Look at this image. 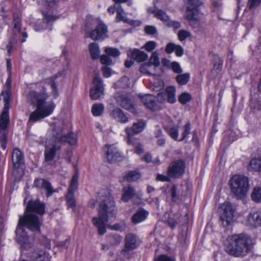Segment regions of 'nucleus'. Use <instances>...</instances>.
Wrapping results in <instances>:
<instances>
[{
  "label": "nucleus",
  "instance_id": "nucleus-63",
  "mask_svg": "<svg viewBox=\"0 0 261 261\" xmlns=\"http://www.w3.org/2000/svg\"><path fill=\"white\" fill-rule=\"evenodd\" d=\"M155 261H175L174 259L165 255H162L158 257Z\"/></svg>",
  "mask_w": 261,
  "mask_h": 261
},
{
  "label": "nucleus",
  "instance_id": "nucleus-62",
  "mask_svg": "<svg viewBox=\"0 0 261 261\" xmlns=\"http://www.w3.org/2000/svg\"><path fill=\"white\" fill-rule=\"evenodd\" d=\"M170 177L168 175L166 176L163 174H158L156 177V179L158 180L162 181H169L170 180Z\"/></svg>",
  "mask_w": 261,
  "mask_h": 261
},
{
  "label": "nucleus",
  "instance_id": "nucleus-52",
  "mask_svg": "<svg viewBox=\"0 0 261 261\" xmlns=\"http://www.w3.org/2000/svg\"><path fill=\"white\" fill-rule=\"evenodd\" d=\"M156 46V43L155 42L153 41H149L146 43L144 45V48L147 51L150 52L155 49Z\"/></svg>",
  "mask_w": 261,
  "mask_h": 261
},
{
  "label": "nucleus",
  "instance_id": "nucleus-42",
  "mask_svg": "<svg viewBox=\"0 0 261 261\" xmlns=\"http://www.w3.org/2000/svg\"><path fill=\"white\" fill-rule=\"evenodd\" d=\"M42 14L43 16L42 24L45 23L46 25L47 24L51 23L57 19V17L49 14L48 13L43 12Z\"/></svg>",
  "mask_w": 261,
  "mask_h": 261
},
{
  "label": "nucleus",
  "instance_id": "nucleus-60",
  "mask_svg": "<svg viewBox=\"0 0 261 261\" xmlns=\"http://www.w3.org/2000/svg\"><path fill=\"white\" fill-rule=\"evenodd\" d=\"M260 2L261 0H250L249 5V9H252L257 7Z\"/></svg>",
  "mask_w": 261,
  "mask_h": 261
},
{
  "label": "nucleus",
  "instance_id": "nucleus-55",
  "mask_svg": "<svg viewBox=\"0 0 261 261\" xmlns=\"http://www.w3.org/2000/svg\"><path fill=\"white\" fill-rule=\"evenodd\" d=\"M100 62L101 64L106 65H110L112 64V60L108 55H102L100 57Z\"/></svg>",
  "mask_w": 261,
  "mask_h": 261
},
{
  "label": "nucleus",
  "instance_id": "nucleus-31",
  "mask_svg": "<svg viewBox=\"0 0 261 261\" xmlns=\"http://www.w3.org/2000/svg\"><path fill=\"white\" fill-rule=\"evenodd\" d=\"M175 92V88L173 86H169L166 88L165 94L168 102L174 103L176 101Z\"/></svg>",
  "mask_w": 261,
  "mask_h": 261
},
{
  "label": "nucleus",
  "instance_id": "nucleus-12",
  "mask_svg": "<svg viewBox=\"0 0 261 261\" xmlns=\"http://www.w3.org/2000/svg\"><path fill=\"white\" fill-rule=\"evenodd\" d=\"M185 163L182 160L172 162L168 169V175L170 177H179L185 171Z\"/></svg>",
  "mask_w": 261,
  "mask_h": 261
},
{
  "label": "nucleus",
  "instance_id": "nucleus-27",
  "mask_svg": "<svg viewBox=\"0 0 261 261\" xmlns=\"http://www.w3.org/2000/svg\"><path fill=\"white\" fill-rule=\"evenodd\" d=\"M164 128L173 139L177 140L178 135V129L175 127L171 126L170 119L167 120V123L164 125Z\"/></svg>",
  "mask_w": 261,
  "mask_h": 261
},
{
  "label": "nucleus",
  "instance_id": "nucleus-36",
  "mask_svg": "<svg viewBox=\"0 0 261 261\" xmlns=\"http://www.w3.org/2000/svg\"><path fill=\"white\" fill-rule=\"evenodd\" d=\"M104 106L102 103H96L93 105L91 112L94 116H100L103 112Z\"/></svg>",
  "mask_w": 261,
  "mask_h": 261
},
{
  "label": "nucleus",
  "instance_id": "nucleus-39",
  "mask_svg": "<svg viewBox=\"0 0 261 261\" xmlns=\"http://www.w3.org/2000/svg\"><path fill=\"white\" fill-rule=\"evenodd\" d=\"M78 178L79 175L77 174H75L72 177L70 186L68 189V191L74 192L78 187Z\"/></svg>",
  "mask_w": 261,
  "mask_h": 261
},
{
  "label": "nucleus",
  "instance_id": "nucleus-22",
  "mask_svg": "<svg viewBox=\"0 0 261 261\" xmlns=\"http://www.w3.org/2000/svg\"><path fill=\"white\" fill-rule=\"evenodd\" d=\"M12 161L13 167L15 169L20 167V165L24 163L23 156L21 151L18 148L13 149L12 153Z\"/></svg>",
  "mask_w": 261,
  "mask_h": 261
},
{
  "label": "nucleus",
  "instance_id": "nucleus-34",
  "mask_svg": "<svg viewBox=\"0 0 261 261\" xmlns=\"http://www.w3.org/2000/svg\"><path fill=\"white\" fill-rule=\"evenodd\" d=\"M13 23H14V29L13 33L15 36H17V34L19 33L21 30V23L20 20L19 18L18 14L14 13L13 14Z\"/></svg>",
  "mask_w": 261,
  "mask_h": 261
},
{
  "label": "nucleus",
  "instance_id": "nucleus-30",
  "mask_svg": "<svg viewBox=\"0 0 261 261\" xmlns=\"http://www.w3.org/2000/svg\"><path fill=\"white\" fill-rule=\"evenodd\" d=\"M148 213L144 210H139L132 217V221L134 224L140 223L145 220Z\"/></svg>",
  "mask_w": 261,
  "mask_h": 261
},
{
  "label": "nucleus",
  "instance_id": "nucleus-47",
  "mask_svg": "<svg viewBox=\"0 0 261 261\" xmlns=\"http://www.w3.org/2000/svg\"><path fill=\"white\" fill-rule=\"evenodd\" d=\"M56 79V76L50 79L48 81V84L50 86L52 89L53 94L55 98H57L58 96V89L55 82Z\"/></svg>",
  "mask_w": 261,
  "mask_h": 261
},
{
  "label": "nucleus",
  "instance_id": "nucleus-50",
  "mask_svg": "<svg viewBox=\"0 0 261 261\" xmlns=\"http://www.w3.org/2000/svg\"><path fill=\"white\" fill-rule=\"evenodd\" d=\"M184 130L183 132L182 133V138L179 140V141H182L184 140L187 136L190 134V129H191V124L190 122H187L185 126H184Z\"/></svg>",
  "mask_w": 261,
  "mask_h": 261
},
{
  "label": "nucleus",
  "instance_id": "nucleus-6",
  "mask_svg": "<svg viewBox=\"0 0 261 261\" xmlns=\"http://www.w3.org/2000/svg\"><path fill=\"white\" fill-rule=\"evenodd\" d=\"M231 191L238 198H243L249 189V179L245 176L235 175L229 180Z\"/></svg>",
  "mask_w": 261,
  "mask_h": 261
},
{
  "label": "nucleus",
  "instance_id": "nucleus-64",
  "mask_svg": "<svg viewBox=\"0 0 261 261\" xmlns=\"http://www.w3.org/2000/svg\"><path fill=\"white\" fill-rule=\"evenodd\" d=\"M41 23H37L36 24H35L34 28V30L37 31V32H39V31H41L43 30H45V29H46V27H43L42 24H41Z\"/></svg>",
  "mask_w": 261,
  "mask_h": 261
},
{
  "label": "nucleus",
  "instance_id": "nucleus-1",
  "mask_svg": "<svg viewBox=\"0 0 261 261\" xmlns=\"http://www.w3.org/2000/svg\"><path fill=\"white\" fill-rule=\"evenodd\" d=\"M45 212V205L39 200L29 201L23 216H19L15 230L16 240L21 247L26 250L33 245L30 238L25 231V228L32 231H40L42 224L41 217L36 214L43 215Z\"/></svg>",
  "mask_w": 261,
  "mask_h": 261
},
{
  "label": "nucleus",
  "instance_id": "nucleus-24",
  "mask_svg": "<svg viewBox=\"0 0 261 261\" xmlns=\"http://www.w3.org/2000/svg\"><path fill=\"white\" fill-rule=\"evenodd\" d=\"M248 221L252 226H261V212H251L248 217Z\"/></svg>",
  "mask_w": 261,
  "mask_h": 261
},
{
  "label": "nucleus",
  "instance_id": "nucleus-19",
  "mask_svg": "<svg viewBox=\"0 0 261 261\" xmlns=\"http://www.w3.org/2000/svg\"><path fill=\"white\" fill-rule=\"evenodd\" d=\"M120 21H123V22L128 23L132 25H139L140 24V21L130 20L127 18L125 16V14L123 10L119 5L116 10V21L119 22Z\"/></svg>",
  "mask_w": 261,
  "mask_h": 261
},
{
  "label": "nucleus",
  "instance_id": "nucleus-32",
  "mask_svg": "<svg viewBox=\"0 0 261 261\" xmlns=\"http://www.w3.org/2000/svg\"><path fill=\"white\" fill-rule=\"evenodd\" d=\"M89 49L92 59L96 60L100 57V49L97 43L93 42L89 45Z\"/></svg>",
  "mask_w": 261,
  "mask_h": 261
},
{
  "label": "nucleus",
  "instance_id": "nucleus-38",
  "mask_svg": "<svg viewBox=\"0 0 261 261\" xmlns=\"http://www.w3.org/2000/svg\"><path fill=\"white\" fill-rule=\"evenodd\" d=\"M129 145H132L135 149V152L137 154H140L143 152V146L139 143L138 140L133 138L132 139V143H127Z\"/></svg>",
  "mask_w": 261,
  "mask_h": 261
},
{
  "label": "nucleus",
  "instance_id": "nucleus-58",
  "mask_svg": "<svg viewBox=\"0 0 261 261\" xmlns=\"http://www.w3.org/2000/svg\"><path fill=\"white\" fill-rule=\"evenodd\" d=\"M101 70L103 73V76L105 77H109L111 75V69L110 68L107 67V66H103L101 68Z\"/></svg>",
  "mask_w": 261,
  "mask_h": 261
},
{
  "label": "nucleus",
  "instance_id": "nucleus-15",
  "mask_svg": "<svg viewBox=\"0 0 261 261\" xmlns=\"http://www.w3.org/2000/svg\"><path fill=\"white\" fill-rule=\"evenodd\" d=\"M146 125L145 122L143 120H139L137 122H134L132 127H127L125 128V132L127 134V143H132L133 137V134H138L144 129Z\"/></svg>",
  "mask_w": 261,
  "mask_h": 261
},
{
  "label": "nucleus",
  "instance_id": "nucleus-17",
  "mask_svg": "<svg viewBox=\"0 0 261 261\" xmlns=\"http://www.w3.org/2000/svg\"><path fill=\"white\" fill-rule=\"evenodd\" d=\"M106 147L107 148L106 155L109 163L119 161L121 159L122 156L120 152L113 145H107Z\"/></svg>",
  "mask_w": 261,
  "mask_h": 261
},
{
  "label": "nucleus",
  "instance_id": "nucleus-46",
  "mask_svg": "<svg viewBox=\"0 0 261 261\" xmlns=\"http://www.w3.org/2000/svg\"><path fill=\"white\" fill-rule=\"evenodd\" d=\"M191 36V34L190 32L184 30L179 31L177 34L178 38L180 41L185 40Z\"/></svg>",
  "mask_w": 261,
  "mask_h": 261
},
{
  "label": "nucleus",
  "instance_id": "nucleus-25",
  "mask_svg": "<svg viewBox=\"0 0 261 261\" xmlns=\"http://www.w3.org/2000/svg\"><path fill=\"white\" fill-rule=\"evenodd\" d=\"M186 17L188 20L190 24L194 28H198L200 26V18L198 13H186Z\"/></svg>",
  "mask_w": 261,
  "mask_h": 261
},
{
  "label": "nucleus",
  "instance_id": "nucleus-16",
  "mask_svg": "<svg viewBox=\"0 0 261 261\" xmlns=\"http://www.w3.org/2000/svg\"><path fill=\"white\" fill-rule=\"evenodd\" d=\"M108 28L103 22L99 24L89 33V37L93 40H103L108 36Z\"/></svg>",
  "mask_w": 261,
  "mask_h": 261
},
{
  "label": "nucleus",
  "instance_id": "nucleus-53",
  "mask_svg": "<svg viewBox=\"0 0 261 261\" xmlns=\"http://www.w3.org/2000/svg\"><path fill=\"white\" fill-rule=\"evenodd\" d=\"M145 33L149 35H153L157 33L156 28L152 25H147L144 28Z\"/></svg>",
  "mask_w": 261,
  "mask_h": 261
},
{
  "label": "nucleus",
  "instance_id": "nucleus-61",
  "mask_svg": "<svg viewBox=\"0 0 261 261\" xmlns=\"http://www.w3.org/2000/svg\"><path fill=\"white\" fill-rule=\"evenodd\" d=\"M156 99L160 103H163L166 100H167L165 93H159L157 94Z\"/></svg>",
  "mask_w": 261,
  "mask_h": 261
},
{
  "label": "nucleus",
  "instance_id": "nucleus-5",
  "mask_svg": "<svg viewBox=\"0 0 261 261\" xmlns=\"http://www.w3.org/2000/svg\"><path fill=\"white\" fill-rule=\"evenodd\" d=\"M252 241L251 238L245 234L233 235L226 246V251L235 257H244L251 249Z\"/></svg>",
  "mask_w": 261,
  "mask_h": 261
},
{
  "label": "nucleus",
  "instance_id": "nucleus-4",
  "mask_svg": "<svg viewBox=\"0 0 261 261\" xmlns=\"http://www.w3.org/2000/svg\"><path fill=\"white\" fill-rule=\"evenodd\" d=\"M48 97V95L45 91L40 93L31 91L28 93V100L36 106V110L30 115L29 124L34 123L52 114L55 106L53 102H46Z\"/></svg>",
  "mask_w": 261,
  "mask_h": 261
},
{
  "label": "nucleus",
  "instance_id": "nucleus-3",
  "mask_svg": "<svg viewBox=\"0 0 261 261\" xmlns=\"http://www.w3.org/2000/svg\"><path fill=\"white\" fill-rule=\"evenodd\" d=\"M76 142L77 137L75 134L73 133L66 134L62 126H55L54 127L52 138L45 148V161L48 164H53L54 159L62 145L68 143L73 145Z\"/></svg>",
  "mask_w": 261,
  "mask_h": 261
},
{
  "label": "nucleus",
  "instance_id": "nucleus-7",
  "mask_svg": "<svg viewBox=\"0 0 261 261\" xmlns=\"http://www.w3.org/2000/svg\"><path fill=\"white\" fill-rule=\"evenodd\" d=\"M4 107L0 116V142L1 147L6 149L7 142V127L9 123V109L10 107V96L7 94L4 97Z\"/></svg>",
  "mask_w": 261,
  "mask_h": 261
},
{
  "label": "nucleus",
  "instance_id": "nucleus-37",
  "mask_svg": "<svg viewBox=\"0 0 261 261\" xmlns=\"http://www.w3.org/2000/svg\"><path fill=\"white\" fill-rule=\"evenodd\" d=\"M251 197L252 200L256 203L261 202V188L255 187L251 193Z\"/></svg>",
  "mask_w": 261,
  "mask_h": 261
},
{
  "label": "nucleus",
  "instance_id": "nucleus-49",
  "mask_svg": "<svg viewBox=\"0 0 261 261\" xmlns=\"http://www.w3.org/2000/svg\"><path fill=\"white\" fill-rule=\"evenodd\" d=\"M170 194L172 198V200L174 202H178L179 201V197L176 192V187L175 186H173L170 189Z\"/></svg>",
  "mask_w": 261,
  "mask_h": 261
},
{
  "label": "nucleus",
  "instance_id": "nucleus-8",
  "mask_svg": "<svg viewBox=\"0 0 261 261\" xmlns=\"http://www.w3.org/2000/svg\"><path fill=\"white\" fill-rule=\"evenodd\" d=\"M220 208L222 211L220 216L222 224L224 227L230 225L233 222L234 213L232 204L229 202H225L221 205Z\"/></svg>",
  "mask_w": 261,
  "mask_h": 261
},
{
  "label": "nucleus",
  "instance_id": "nucleus-29",
  "mask_svg": "<svg viewBox=\"0 0 261 261\" xmlns=\"http://www.w3.org/2000/svg\"><path fill=\"white\" fill-rule=\"evenodd\" d=\"M248 169L250 171L261 172V154L250 161Z\"/></svg>",
  "mask_w": 261,
  "mask_h": 261
},
{
  "label": "nucleus",
  "instance_id": "nucleus-35",
  "mask_svg": "<svg viewBox=\"0 0 261 261\" xmlns=\"http://www.w3.org/2000/svg\"><path fill=\"white\" fill-rule=\"evenodd\" d=\"M74 192H68L66 199L68 207L74 208L76 205V200L74 198Z\"/></svg>",
  "mask_w": 261,
  "mask_h": 261
},
{
  "label": "nucleus",
  "instance_id": "nucleus-57",
  "mask_svg": "<svg viewBox=\"0 0 261 261\" xmlns=\"http://www.w3.org/2000/svg\"><path fill=\"white\" fill-rule=\"evenodd\" d=\"M171 66L173 71L175 73H180L182 71L181 68L180 67L179 64L177 62H172L171 64Z\"/></svg>",
  "mask_w": 261,
  "mask_h": 261
},
{
  "label": "nucleus",
  "instance_id": "nucleus-51",
  "mask_svg": "<svg viewBox=\"0 0 261 261\" xmlns=\"http://www.w3.org/2000/svg\"><path fill=\"white\" fill-rule=\"evenodd\" d=\"M10 61L7 60V68L9 70V75L7 79L5 85L7 89H11V67L9 66Z\"/></svg>",
  "mask_w": 261,
  "mask_h": 261
},
{
  "label": "nucleus",
  "instance_id": "nucleus-26",
  "mask_svg": "<svg viewBox=\"0 0 261 261\" xmlns=\"http://www.w3.org/2000/svg\"><path fill=\"white\" fill-rule=\"evenodd\" d=\"M122 191L123 195L121 197V200L125 202H128L136 194L135 190L131 185L124 187L122 189Z\"/></svg>",
  "mask_w": 261,
  "mask_h": 261
},
{
  "label": "nucleus",
  "instance_id": "nucleus-20",
  "mask_svg": "<svg viewBox=\"0 0 261 261\" xmlns=\"http://www.w3.org/2000/svg\"><path fill=\"white\" fill-rule=\"evenodd\" d=\"M110 116L117 121L122 123H126L129 120V117L118 108L113 109L110 113Z\"/></svg>",
  "mask_w": 261,
  "mask_h": 261
},
{
  "label": "nucleus",
  "instance_id": "nucleus-9",
  "mask_svg": "<svg viewBox=\"0 0 261 261\" xmlns=\"http://www.w3.org/2000/svg\"><path fill=\"white\" fill-rule=\"evenodd\" d=\"M114 98L117 102L123 109L128 111L132 113H137L132 100V97L126 94L117 92L115 94Z\"/></svg>",
  "mask_w": 261,
  "mask_h": 261
},
{
  "label": "nucleus",
  "instance_id": "nucleus-45",
  "mask_svg": "<svg viewBox=\"0 0 261 261\" xmlns=\"http://www.w3.org/2000/svg\"><path fill=\"white\" fill-rule=\"evenodd\" d=\"M192 99L191 95L187 92L183 93L179 96L178 100L180 103L185 105Z\"/></svg>",
  "mask_w": 261,
  "mask_h": 261
},
{
  "label": "nucleus",
  "instance_id": "nucleus-48",
  "mask_svg": "<svg viewBox=\"0 0 261 261\" xmlns=\"http://www.w3.org/2000/svg\"><path fill=\"white\" fill-rule=\"evenodd\" d=\"M151 65L149 63H145L143 64L140 68V70L142 73L147 74L149 75H153V74L151 72L150 69Z\"/></svg>",
  "mask_w": 261,
  "mask_h": 261
},
{
  "label": "nucleus",
  "instance_id": "nucleus-59",
  "mask_svg": "<svg viewBox=\"0 0 261 261\" xmlns=\"http://www.w3.org/2000/svg\"><path fill=\"white\" fill-rule=\"evenodd\" d=\"M16 41V39L15 38L13 37L11 38L8 44V45L6 46V48L7 50L8 54L10 55L11 52V49L12 48V45L13 44H14Z\"/></svg>",
  "mask_w": 261,
  "mask_h": 261
},
{
  "label": "nucleus",
  "instance_id": "nucleus-54",
  "mask_svg": "<svg viewBox=\"0 0 261 261\" xmlns=\"http://www.w3.org/2000/svg\"><path fill=\"white\" fill-rule=\"evenodd\" d=\"M122 240V238L120 235H113L111 237V244L113 245H118Z\"/></svg>",
  "mask_w": 261,
  "mask_h": 261
},
{
  "label": "nucleus",
  "instance_id": "nucleus-21",
  "mask_svg": "<svg viewBox=\"0 0 261 261\" xmlns=\"http://www.w3.org/2000/svg\"><path fill=\"white\" fill-rule=\"evenodd\" d=\"M127 56L137 62H143L148 58V55L146 53L138 49L128 51Z\"/></svg>",
  "mask_w": 261,
  "mask_h": 261
},
{
  "label": "nucleus",
  "instance_id": "nucleus-40",
  "mask_svg": "<svg viewBox=\"0 0 261 261\" xmlns=\"http://www.w3.org/2000/svg\"><path fill=\"white\" fill-rule=\"evenodd\" d=\"M190 76L188 73L180 74L176 76V81L179 85H185L188 82Z\"/></svg>",
  "mask_w": 261,
  "mask_h": 261
},
{
  "label": "nucleus",
  "instance_id": "nucleus-23",
  "mask_svg": "<svg viewBox=\"0 0 261 261\" xmlns=\"http://www.w3.org/2000/svg\"><path fill=\"white\" fill-rule=\"evenodd\" d=\"M165 51L168 54L174 51L177 57L182 56L184 53V48L181 46L173 43H168L166 46Z\"/></svg>",
  "mask_w": 261,
  "mask_h": 261
},
{
  "label": "nucleus",
  "instance_id": "nucleus-28",
  "mask_svg": "<svg viewBox=\"0 0 261 261\" xmlns=\"http://www.w3.org/2000/svg\"><path fill=\"white\" fill-rule=\"evenodd\" d=\"M187 6V10L186 13H198L199 8L202 4V2L199 0H185Z\"/></svg>",
  "mask_w": 261,
  "mask_h": 261
},
{
  "label": "nucleus",
  "instance_id": "nucleus-11",
  "mask_svg": "<svg viewBox=\"0 0 261 261\" xmlns=\"http://www.w3.org/2000/svg\"><path fill=\"white\" fill-rule=\"evenodd\" d=\"M151 13L154 14L155 17L161 20L164 24L168 27L177 29L181 26L179 22L171 20L166 13L162 10L155 8L152 11Z\"/></svg>",
  "mask_w": 261,
  "mask_h": 261
},
{
  "label": "nucleus",
  "instance_id": "nucleus-44",
  "mask_svg": "<svg viewBox=\"0 0 261 261\" xmlns=\"http://www.w3.org/2000/svg\"><path fill=\"white\" fill-rule=\"evenodd\" d=\"M148 63L150 64L151 65L154 66V67H157L159 66V58L158 57V54L156 51H154L152 53Z\"/></svg>",
  "mask_w": 261,
  "mask_h": 261
},
{
  "label": "nucleus",
  "instance_id": "nucleus-41",
  "mask_svg": "<svg viewBox=\"0 0 261 261\" xmlns=\"http://www.w3.org/2000/svg\"><path fill=\"white\" fill-rule=\"evenodd\" d=\"M105 51L107 55L109 57H112L113 58H116L120 56V52L116 48H113L110 47H106Z\"/></svg>",
  "mask_w": 261,
  "mask_h": 261
},
{
  "label": "nucleus",
  "instance_id": "nucleus-2",
  "mask_svg": "<svg viewBox=\"0 0 261 261\" xmlns=\"http://www.w3.org/2000/svg\"><path fill=\"white\" fill-rule=\"evenodd\" d=\"M96 200L99 203L98 217L93 218L92 222L98 229V233L103 235L107 231L106 223L110 218L115 217L117 209L113 197L107 190H101Z\"/></svg>",
  "mask_w": 261,
  "mask_h": 261
},
{
  "label": "nucleus",
  "instance_id": "nucleus-33",
  "mask_svg": "<svg viewBox=\"0 0 261 261\" xmlns=\"http://www.w3.org/2000/svg\"><path fill=\"white\" fill-rule=\"evenodd\" d=\"M141 177L140 173L135 171H129L126 172L123 176V179L128 182L134 181Z\"/></svg>",
  "mask_w": 261,
  "mask_h": 261
},
{
  "label": "nucleus",
  "instance_id": "nucleus-10",
  "mask_svg": "<svg viewBox=\"0 0 261 261\" xmlns=\"http://www.w3.org/2000/svg\"><path fill=\"white\" fill-rule=\"evenodd\" d=\"M124 241V248L120 252L121 254L124 256L128 255L130 251L138 247L141 243L138 237L132 233H129L125 236Z\"/></svg>",
  "mask_w": 261,
  "mask_h": 261
},
{
  "label": "nucleus",
  "instance_id": "nucleus-13",
  "mask_svg": "<svg viewBox=\"0 0 261 261\" xmlns=\"http://www.w3.org/2000/svg\"><path fill=\"white\" fill-rule=\"evenodd\" d=\"M93 84L90 95L93 100H97L103 94L104 88L102 79L98 76H95L93 79Z\"/></svg>",
  "mask_w": 261,
  "mask_h": 261
},
{
  "label": "nucleus",
  "instance_id": "nucleus-43",
  "mask_svg": "<svg viewBox=\"0 0 261 261\" xmlns=\"http://www.w3.org/2000/svg\"><path fill=\"white\" fill-rule=\"evenodd\" d=\"M223 63V61L221 58L219 57L218 55H215L213 70H221L222 68Z\"/></svg>",
  "mask_w": 261,
  "mask_h": 261
},
{
  "label": "nucleus",
  "instance_id": "nucleus-18",
  "mask_svg": "<svg viewBox=\"0 0 261 261\" xmlns=\"http://www.w3.org/2000/svg\"><path fill=\"white\" fill-rule=\"evenodd\" d=\"M141 101L144 106L148 109L155 111L158 108V106L155 101V98L150 94L139 95Z\"/></svg>",
  "mask_w": 261,
  "mask_h": 261
},
{
  "label": "nucleus",
  "instance_id": "nucleus-56",
  "mask_svg": "<svg viewBox=\"0 0 261 261\" xmlns=\"http://www.w3.org/2000/svg\"><path fill=\"white\" fill-rule=\"evenodd\" d=\"M128 79L126 76H123L122 79L119 81L118 84L119 86L123 88H127L129 86L128 84Z\"/></svg>",
  "mask_w": 261,
  "mask_h": 261
},
{
  "label": "nucleus",
  "instance_id": "nucleus-14",
  "mask_svg": "<svg viewBox=\"0 0 261 261\" xmlns=\"http://www.w3.org/2000/svg\"><path fill=\"white\" fill-rule=\"evenodd\" d=\"M34 187L39 189L41 192L44 191L47 197L50 196L57 191L53 188L51 184L46 179L38 178L35 179Z\"/></svg>",
  "mask_w": 261,
  "mask_h": 261
}]
</instances>
